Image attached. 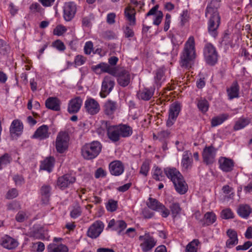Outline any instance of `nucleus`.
<instances>
[{"label":"nucleus","instance_id":"1","mask_svg":"<svg viewBox=\"0 0 252 252\" xmlns=\"http://www.w3.org/2000/svg\"><path fill=\"white\" fill-rule=\"evenodd\" d=\"M101 127L106 129L108 138L113 142H118L121 137H129L132 133V128L126 125H113L109 121H102Z\"/></svg>","mask_w":252,"mask_h":252},{"label":"nucleus","instance_id":"2","mask_svg":"<svg viewBox=\"0 0 252 252\" xmlns=\"http://www.w3.org/2000/svg\"><path fill=\"white\" fill-rule=\"evenodd\" d=\"M219 6V3L217 0H212L207 6L205 12L206 17L210 15L208 23V32L214 37L218 35V29L220 24V17L218 11Z\"/></svg>","mask_w":252,"mask_h":252},{"label":"nucleus","instance_id":"3","mask_svg":"<svg viewBox=\"0 0 252 252\" xmlns=\"http://www.w3.org/2000/svg\"><path fill=\"white\" fill-rule=\"evenodd\" d=\"M195 41L193 36H190L185 44L181 53L180 64L182 67L189 69L194 64L196 58Z\"/></svg>","mask_w":252,"mask_h":252},{"label":"nucleus","instance_id":"4","mask_svg":"<svg viewBox=\"0 0 252 252\" xmlns=\"http://www.w3.org/2000/svg\"><path fill=\"white\" fill-rule=\"evenodd\" d=\"M164 174L173 182L176 191L181 194L185 193L188 186L181 173L175 168L166 167L164 169Z\"/></svg>","mask_w":252,"mask_h":252},{"label":"nucleus","instance_id":"5","mask_svg":"<svg viewBox=\"0 0 252 252\" xmlns=\"http://www.w3.org/2000/svg\"><path fill=\"white\" fill-rule=\"evenodd\" d=\"M102 146L98 141L86 144L82 148V155L86 159L96 158L101 151Z\"/></svg>","mask_w":252,"mask_h":252},{"label":"nucleus","instance_id":"6","mask_svg":"<svg viewBox=\"0 0 252 252\" xmlns=\"http://www.w3.org/2000/svg\"><path fill=\"white\" fill-rule=\"evenodd\" d=\"M205 60L207 64L214 65L218 61V53L215 47L211 43H207L203 50Z\"/></svg>","mask_w":252,"mask_h":252},{"label":"nucleus","instance_id":"7","mask_svg":"<svg viewBox=\"0 0 252 252\" xmlns=\"http://www.w3.org/2000/svg\"><path fill=\"white\" fill-rule=\"evenodd\" d=\"M139 240L141 242L140 246L143 252L151 251L157 245V240L149 233L140 236Z\"/></svg>","mask_w":252,"mask_h":252},{"label":"nucleus","instance_id":"8","mask_svg":"<svg viewBox=\"0 0 252 252\" xmlns=\"http://www.w3.org/2000/svg\"><path fill=\"white\" fill-rule=\"evenodd\" d=\"M69 136L67 132H60L56 140V149L57 151L61 154L63 153L68 148Z\"/></svg>","mask_w":252,"mask_h":252},{"label":"nucleus","instance_id":"9","mask_svg":"<svg viewBox=\"0 0 252 252\" xmlns=\"http://www.w3.org/2000/svg\"><path fill=\"white\" fill-rule=\"evenodd\" d=\"M181 109V104L178 102L173 103L169 110L168 118L166 121V126L171 127L175 122Z\"/></svg>","mask_w":252,"mask_h":252},{"label":"nucleus","instance_id":"10","mask_svg":"<svg viewBox=\"0 0 252 252\" xmlns=\"http://www.w3.org/2000/svg\"><path fill=\"white\" fill-rule=\"evenodd\" d=\"M115 74L112 75L117 77V82L122 87L127 86L130 82V75L128 71L125 69L119 70L117 67L115 69Z\"/></svg>","mask_w":252,"mask_h":252},{"label":"nucleus","instance_id":"11","mask_svg":"<svg viewBox=\"0 0 252 252\" xmlns=\"http://www.w3.org/2000/svg\"><path fill=\"white\" fill-rule=\"evenodd\" d=\"M104 225L100 220L94 221L89 228L87 236L92 239L97 238L104 229Z\"/></svg>","mask_w":252,"mask_h":252},{"label":"nucleus","instance_id":"12","mask_svg":"<svg viewBox=\"0 0 252 252\" xmlns=\"http://www.w3.org/2000/svg\"><path fill=\"white\" fill-rule=\"evenodd\" d=\"M115 85V82L110 76H106L104 78L102 82L101 90L100 92V96L102 98H105L113 90Z\"/></svg>","mask_w":252,"mask_h":252},{"label":"nucleus","instance_id":"13","mask_svg":"<svg viewBox=\"0 0 252 252\" xmlns=\"http://www.w3.org/2000/svg\"><path fill=\"white\" fill-rule=\"evenodd\" d=\"M217 150L212 146L205 147L202 152L203 161L206 164H212L215 159Z\"/></svg>","mask_w":252,"mask_h":252},{"label":"nucleus","instance_id":"14","mask_svg":"<svg viewBox=\"0 0 252 252\" xmlns=\"http://www.w3.org/2000/svg\"><path fill=\"white\" fill-rule=\"evenodd\" d=\"M92 69L96 74H100L106 72L111 75H115V69L116 67H111L109 64L105 63H100L92 66Z\"/></svg>","mask_w":252,"mask_h":252},{"label":"nucleus","instance_id":"15","mask_svg":"<svg viewBox=\"0 0 252 252\" xmlns=\"http://www.w3.org/2000/svg\"><path fill=\"white\" fill-rule=\"evenodd\" d=\"M76 6L73 2H66L63 6V18L66 21H70L74 17Z\"/></svg>","mask_w":252,"mask_h":252},{"label":"nucleus","instance_id":"16","mask_svg":"<svg viewBox=\"0 0 252 252\" xmlns=\"http://www.w3.org/2000/svg\"><path fill=\"white\" fill-rule=\"evenodd\" d=\"M76 181L75 177L66 174L60 177L57 180V186L62 189H64L73 184Z\"/></svg>","mask_w":252,"mask_h":252},{"label":"nucleus","instance_id":"17","mask_svg":"<svg viewBox=\"0 0 252 252\" xmlns=\"http://www.w3.org/2000/svg\"><path fill=\"white\" fill-rule=\"evenodd\" d=\"M85 107L86 111L91 115L96 114L100 110L98 103L92 98H88L85 101Z\"/></svg>","mask_w":252,"mask_h":252},{"label":"nucleus","instance_id":"18","mask_svg":"<svg viewBox=\"0 0 252 252\" xmlns=\"http://www.w3.org/2000/svg\"><path fill=\"white\" fill-rule=\"evenodd\" d=\"M109 169L111 175L118 176L124 172V165L121 161L114 160L110 163Z\"/></svg>","mask_w":252,"mask_h":252},{"label":"nucleus","instance_id":"19","mask_svg":"<svg viewBox=\"0 0 252 252\" xmlns=\"http://www.w3.org/2000/svg\"><path fill=\"white\" fill-rule=\"evenodd\" d=\"M218 162L220 168L223 172H229L233 169L234 162L230 158L221 157L220 158Z\"/></svg>","mask_w":252,"mask_h":252},{"label":"nucleus","instance_id":"20","mask_svg":"<svg viewBox=\"0 0 252 252\" xmlns=\"http://www.w3.org/2000/svg\"><path fill=\"white\" fill-rule=\"evenodd\" d=\"M50 133L49 132V127L46 125L39 126L32 136V138L37 139L40 140H44L49 137Z\"/></svg>","mask_w":252,"mask_h":252},{"label":"nucleus","instance_id":"21","mask_svg":"<svg viewBox=\"0 0 252 252\" xmlns=\"http://www.w3.org/2000/svg\"><path fill=\"white\" fill-rule=\"evenodd\" d=\"M119 108L117 101L111 99H108L103 106V111L105 115L112 116Z\"/></svg>","mask_w":252,"mask_h":252},{"label":"nucleus","instance_id":"22","mask_svg":"<svg viewBox=\"0 0 252 252\" xmlns=\"http://www.w3.org/2000/svg\"><path fill=\"white\" fill-rule=\"evenodd\" d=\"M82 99L80 97H76L70 100L68 106V112L70 114H74L77 113L82 105Z\"/></svg>","mask_w":252,"mask_h":252},{"label":"nucleus","instance_id":"23","mask_svg":"<svg viewBox=\"0 0 252 252\" xmlns=\"http://www.w3.org/2000/svg\"><path fill=\"white\" fill-rule=\"evenodd\" d=\"M191 153L186 151L184 152L181 161V165L184 171H188L192 167V159L191 158Z\"/></svg>","mask_w":252,"mask_h":252},{"label":"nucleus","instance_id":"24","mask_svg":"<svg viewBox=\"0 0 252 252\" xmlns=\"http://www.w3.org/2000/svg\"><path fill=\"white\" fill-rule=\"evenodd\" d=\"M154 91V88H144L137 92V96L139 99L148 101L153 96Z\"/></svg>","mask_w":252,"mask_h":252},{"label":"nucleus","instance_id":"25","mask_svg":"<svg viewBox=\"0 0 252 252\" xmlns=\"http://www.w3.org/2000/svg\"><path fill=\"white\" fill-rule=\"evenodd\" d=\"M61 102L57 97H50L45 101V105L49 109L58 111L60 110Z\"/></svg>","mask_w":252,"mask_h":252},{"label":"nucleus","instance_id":"26","mask_svg":"<svg viewBox=\"0 0 252 252\" xmlns=\"http://www.w3.org/2000/svg\"><path fill=\"white\" fill-rule=\"evenodd\" d=\"M23 126L22 123L18 120H14L10 127V132L12 136L15 135L18 136L23 131Z\"/></svg>","mask_w":252,"mask_h":252},{"label":"nucleus","instance_id":"27","mask_svg":"<svg viewBox=\"0 0 252 252\" xmlns=\"http://www.w3.org/2000/svg\"><path fill=\"white\" fill-rule=\"evenodd\" d=\"M227 235L229 237L226 242L227 247L230 248L238 244L237 234L235 231L229 229L227 231Z\"/></svg>","mask_w":252,"mask_h":252},{"label":"nucleus","instance_id":"28","mask_svg":"<svg viewBox=\"0 0 252 252\" xmlns=\"http://www.w3.org/2000/svg\"><path fill=\"white\" fill-rule=\"evenodd\" d=\"M18 242L14 239L6 236L2 238L1 245L5 248L11 250L15 249L18 246Z\"/></svg>","mask_w":252,"mask_h":252},{"label":"nucleus","instance_id":"29","mask_svg":"<svg viewBox=\"0 0 252 252\" xmlns=\"http://www.w3.org/2000/svg\"><path fill=\"white\" fill-rule=\"evenodd\" d=\"M216 220V216L212 212H207L203 219L200 220V223L203 225H209L213 224Z\"/></svg>","mask_w":252,"mask_h":252},{"label":"nucleus","instance_id":"30","mask_svg":"<svg viewBox=\"0 0 252 252\" xmlns=\"http://www.w3.org/2000/svg\"><path fill=\"white\" fill-rule=\"evenodd\" d=\"M48 252H68V249L64 245L62 244H57L55 243L50 244L47 248Z\"/></svg>","mask_w":252,"mask_h":252},{"label":"nucleus","instance_id":"31","mask_svg":"<svg viewBox=\"0 0 252 252\" xmlns=\"http://www.w3.org/2000/svg\"><path fill=\"white\" fill-rule=\"evenodd\" d=\"M154 79L157 87L161 86L162 83L165 80V71L163 68H160L156 71Z\"/></svg>","mask_w":252,"mask_h":252},{"label":"nucleus","instance_id":"32","mask_svg":"<svg viewBox=\"0 0 252 252\" xmlns=\"http://www.w3.org/2000/svg\"><path fill=\"white\" fill-rule=\"evenodd\" d=\"M51 187L49 185H44L42 186L40 192L42 195V201L44 204H47L51 195Z\"/></svg>","mask_w":252,"mask_h":252},{"label":"nucleus","instance_id":"33","mask_svg":"<svg viewBox=\"0 0 252 252\" xmlns=\"http://www.w3.org/2000/svg\"><path fill=\"white\" fill-rule=\"evenodd\" d=\"M148 200L147 205L149 208L157 211H160L164 208V205L156 199L149 197Z\"/></svg>","mask_w":252,"mask_h":252},{"label":"nucleus","instance_id":"34","mask_svg":"<svg viewBox=\"0 0 252 252\" xmlns=\"http://www.w3.org/2000/svg\"><path fill=\"white\" fill-rule=\"evenodd\" d=\"M55 159L53 157H50L45 159L41 163V169L50 172L53 168Z\"/></svg>","mask_w":252,"mask_h":252},{"label":"nucleus","instance_id":"35","mask_svg":"<svg viewBox=\"0 0 252 252\" xmlns=\"http://www.w3.org/2000/svg\"><path fill=\"white\" fill-rule=\"evenodd\" d=\"M239 86L237 82H234L231 87L227 89V93L229 99L237 97L239 94Z\"/></svg>","mask_w":252,"mask_h":252},{"label":"nucleus","instance_id":"36","mask_svg":"<svg viewBox=\"0 0 252 252\" xmlns=\"http://www.w3.org/2000/svg\"><path fill=\"white\" fill-rule=\"evenodd\" d=\"M251 122V120L248 118H240L236 122L233 126L234 130H239L243 129L247 126Z\"/></svg>","mask_w":252,"mask_h":252},{"label":"nucleus","instance_id":"37","mask_svg":"<svg viewBox=\"0 0 252 252\" xmlns=\"http://www.w3.org/2000/svg\"><path fill=\"white\" fill-rule=\"evenodd\" d=\"M229 117L227 114H222L218 116L213 117L211 121V126L215 127L221 124L224 121L227 120Z\"/></svg>","mask_w":252,"mask_h":252},{"label":"nucleus","instance_id":"38","mask_svg":"<svg viewBox=\"0 0 252 252\" xmlns=\"http://www.w3.org/2000/svg\"><path fill=\"white\" fill-rule=\"evenodd\" d=\"M237 212L241 217L247 218L251 213V209L248 205H242L239 206Z\"/></svg>","mask_w":252,"mask_h":252},{"label":"nucleus","instance_id":"39","mask_svg":"<svg viewBox=\"0 0 252 252\" xmlns=\"http://www.w3.org/2000/svg\"><path fill=\"white\" fill-rule=\"evenodd\" d=\"M222 190L223 192L225 194L224 199H226L228 201L233 199L234 192L233 191V189L232 187H230L228 185H225L222 187Z\"/></svg>","mask_w":252,"mask_h":252},{"label":"nucleus","instance_id":"40","mask_svg":"<svg viewBox=\"0 0 252 252\" xmlns=\"http://www.w3.org/2000/svg\"><path fill=\"white\" fill-rule=\"evenodd\" d=\"M171 136V133L170 130L168 129L161 130L158 132L157 139H158L160 141H167Z\"/></svg>","mask_w":252,"mask_h":252},{"label":"nucleus","instance_id":"41","mask_svg":"<svg viewBox=\"0 0 252 252\" xmlns=\"http://www.w3.org/2000/svg\"><path fill=\"white\" fill-rule=\"evenodd\" d=\"M125 13L126 17L129 22V24L133 26L135 25L136 23L135 17V13L134 10L126 8L125 10Z\"/></svg>","mask_w":252,"mask_h":252},{"label":"nucleus","instance_id":"42","mask_svg":"<svg viewBox=\"0 0 252 252\" xmlns=\"http://www.w3.org/2000/svg\"><path fill=\"white\" fill-rule=\"evenodd\" d=\"M199 242L197 239H194L188 244L186 247V252H197Z\"/></svg>","mask_w":252,"mask_h":252},{"label":"nucleus","instance_id":"43","mask_svg":"<svg viewBox=\"0 0 252 252\" xmlns=\"http://www.w3.org/2000/svg\"><path fill=\"white\" fill-rule=\"evenodd\" d=\"M11 157L7 153L4 154L0 157V169L9 164L12 161Z\"/></svg>","mask_w":252,"mask_h":252},{"label":"nucleus","instance_id":"44","mask_svg":"<svg viewBox=\"0 0 252 252\" xmlns=\"http://www.w3.org/2000/svg\"><path fill=\"white\" fill-rule=\"evenodd\" d=\"M209 103L206 99H200L197 102V107L202 113H206L209 108Z\"/></svg>","mask_w":252,"mask_h":252},{"label":"nucleus","instance_id":"45","mask_svg":"<svg viewBox=\"0 0 252 252\" xmlns=\"http://www.w3.org/2000/svg\"><path fill=\"white\" fill-rule=\"evenodd\" d=\"M127 224L126 222L123 220H116V224L115 228L114 230L118 231L119 235H121L122 232L126 227Z\"/></svg>","mask_w":252,"mask_h":252},{"label":"nucleus","instance_id":"46","mask_svg":"<svg viewBox=\"0 0 252 252\" xmlns=\"http://www.w3.org/2000/svg\"><path fill=\"white\" fill-rule=\"evenodd\" d=\"M153 178L158 181H162L164 179V176L160 168L158 167L156 168L153 175Z\"/></svg>","mask_w":252,"mask_h":252},{"label":"nucleus","instance_id":"47","mask_svg":"<svg viewBox=\"0 0 252 252\" xmlns=\"http://www.w3.org/2000/svg\"><path fill=\"white\" fill-rule=\"evenodd\" d=\"M30 9L32 13L38 12L42 13L44 11V9L37 2L32 3L30 6Z\"/></svg>","mask_w":252,"mask_h":252},{"label":"nucleus","instance_id":"48","mask_svg":"<svg viewBox=\"0 0 252 252\" xmlns=\"http://www.w3.org/2000/svg\"><path fill=\"white\" fill-rule=\"evenodd\" d=\"M150 170V165L148 161L143 162L140 170V173L144 176H147Z\"/></svg>","mask_w":252,"mask_h":252},{"label":"nucleus","instance_id":"49","mask_svg":"<svg viewBox=\"0 0 252 252\" xmlns=\"http://www.w3.org/2000/svg\"><path fill=\"white\" fill-rule=\"evenodd\" d=\"M170 208L173 217H176L181 212V208L179 203H173L170 206Z\"/></svg>","mask_w":252,"mask_h":252},{"label":"nucleus","instance_id":"50","mask_svg":"<svg viewBox=\"0 0 252 252\" xmlns=\"http://www.w3.org/2000/svg\"><path fill=\"white\" fill-rule=\"evenodd\" d=\"M94 16L93 14H89L88 16L82 18V23L83 26L89 27L91 26V21L94 20Z\"/></svg>","mask_w":252,"mask_h":252},{"label":"nucleus","instance_id":"51","mask_svg":"<svg viewBox=\"0 0 252 252\" xmlns=\"http://www.w3.org/2000/svg\"><path fill=\"white\" fill-rule=\"evenodd\" d=\"M106 208L108 211H115L117 208V201L112 199L109 200L106 205Z\"/></svg>","mask_w":252,"mask_h":252},{"label":"nucleus","instance_id":"52","mask_svg":"<svg viewBox=\"0 0 252 252\" xmlns=\"http://www.w3.org/2000/svg\"><path fill=\"white\" fill-rule=\"evenodd\" d=\"M28 219L27 213L23 211H19L15 217V219L17 221L22 222Z\"/></svg>","mask_w":252,"mask_h":252},{"label":"nucleus","instance_id":"53","mask_svg":"<svg viewBox=\"0 0 252 252\" xmlns=\"http://www.w3.org/2000/svg\"><path fill=\"white\" fill-rule=\"evenodd\" d=\"M221 217L224 219H229L233 218V213L232 211L229 209H224L221 213Z\"/></svg>","mask_w":252,"mask_h":252},{"label":"nucleus","instance_id":"54","mask_svg":"<svg viewBox=\"0 0 252 252\" xmlns=\"http://www.w3.org/2000/svg\"><path fill=\"white\" fill-rule=\"evenodd\" d=\"M81 207L77 205L70 212V216L72 218H76L81 215Z\"/></svg>","mask_w":252,"mask_h":252},{"label":"nucleus","instance_id":"55","mask_svg":"<svg viewBox=\"0 0 252 252\" xmlns=\"http://www.w3.org/2000/svg\"><path fill=\"white\" fill-rule=\"evenodd\" d=\"M18 192L15 189H9L6 194V198L11 199L17 196Z\"/></svg>","mask_w":252,"mask_h":252},{"label":"nucleus","instance_id":"56","mask_svg":"<svg viewBox=\"0 0 252 252\" xmlns=\"http://www.w3.org/2000/svg\"><path fill=\"white\" fill-rule=\"evenodd\" d=\"M252 246V242L251 241L246 242L243 245H239L236 247L237 251H245L249 249Z\"/></svg>","mask_w":252,"mask_h":252},{"label":"nucleus","instance_id":"57","mask_svg":"<svg viewBox=\"0 0 252 252\" xmlns=\"http://www.w3.org/2000/svg\"><path fill=\"white\" fill-rule=\"evenodd\" d=\"M93 44L91 41H88L84 46V52L86 54L90 55L92 52Z\"/></svg>","mask_w":252,"mask_h":252},{"label":"nucleus","instance_id":"58","mask_svg":"<svg viewBox=\"0 0 252 252\" xmlns=\"http://www.w3.org/2000/svg\"><path fill=\"white\" fill-rule=\"evenodd\" d=\"M66 31V28L63 26H58L54 31L55 34L61 35Z\"/></svg>","mask_w":252,"mask_h":252},{"label":"nucleus","instance_id":"59","mask_svg":"<svg viewBox=\"0 0 252 252\" xmlns=\"http://www.w3.org/2000/svg\"><path fill=\"white\" fill-rule=\"evenodd\" d=\"M163 18V13L161 11H158L156 18L154 20L153 24L155 25H159Z\"/></svg>","mask_w":252,"mask_h":252},{"label":"nucleus","instance_id":"60","mask_svg":"<svg viewBox=\"0 0 252 252\" xmlns=\"http://www.w3.org/2000/svg\"><path fill=\"white\" fill-rule=\"evenodd\" d=\"M181 25L184 26L185 23L188 21V12L187 10H184L181 14Z\"/></svg>","mask_w":252,"mask_h":252},{"label":"nucleus","instance_id":"61","mask_svg":"<svg viewBox=\"0 0 252 252\" xmlns=\"http://www.w3.org/2000/svg\"><path fill=\"white\" fill-rule=\"evenodd\" d=\"M74 62L76 65L80 66L85 63V59L81 55H77L75 58Z\"/></svg>","mask_w":252,"mask_h":252},{"label":"nucleus","instance_id":"62","mask_svg":"<svg viewBox=\"0 0 252 252\" xmlns=\"http://www.w3.org/2000/svg\"><path fill=\"white\" fill-rule=\"evenodd\" d=\"M124 33L126 38L132 37L134 36V32L131 28L126 26L124 29Z\"/></svg>","mask_w":252,"mask_h":252},{"label":"nucleus","instance_id":"63","mask_svg":"<svg viewBox=\"0 0 252 252\" xmlns=\"http://www.w3.org/2000/svg\"><path fill=\"white\" fill-rule=\"evenodd\" d=\"M106 175V171L102 168H98L95 172V177L99 178L100 177H104Z\"/></svg>","mask_w":252,"mask_h":252},{"label":"nucleus","instance_id":"64","mask_svg":"<svg viewBox=\"0 0 252 252\" xmlns=\"http://www.w3.org/2000/svg\"><path fill=\"white\" fill-rule=\"evenodd\" d=\"M54 46L59 51H63L65 47L63 43L60 40H57L54 43Z\"/></svg>","mask_w":252,"mask_h":252}]
</instances>
